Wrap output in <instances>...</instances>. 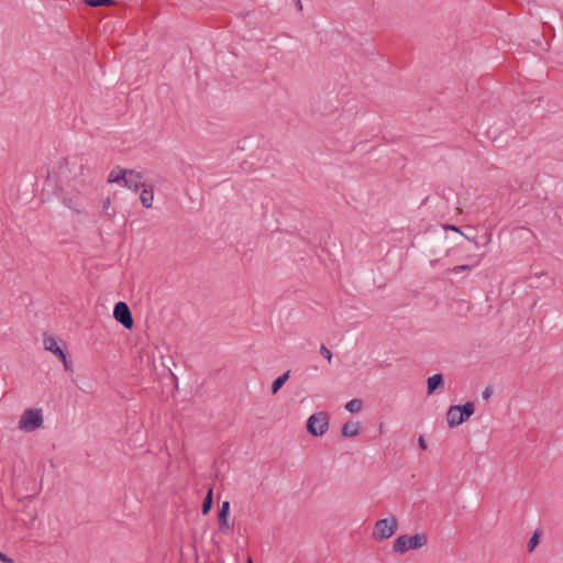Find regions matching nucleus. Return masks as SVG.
Here are the masks:
<instances>
[{
  "label": "nucleus",
  "mask_w": 563,
  "mask_h": 563,
  "mask_svg": "<svg viewBox=\"0 0 563 563\" xmlns=\"http://www.w3.org/2000/svg\"><path fill=\"white\" fill-rule=\"evenodd\" d=\"M86 168H85V159L81 155H74L71 157H67L64 159V164L59 166V173L65 175V177L73 176L74 179H80V187H76L78 192H82L86 187Z\"/></svg>",
  "instance_id": "nucleus-1"
},
{
  "label": "nucleus",
  "mask_w": 563,
  "mask_h": 563,
  "mask_svg": "<svg viewBox=\"0 0 563 563\" xmlns=\"http://www.w3.org/2000/svg\"><path fill=\"white\" fill-rule=\"evenodd\" d=\"M475 406L473 402L468 401L464 405H454L451 406L446 412L448 424L451 428L457 427L470 419V417L474 413Z\"/></svg>",
  "instance_id": "nucleus-2"
},
{
  "label": "nucleus",
  "mask_w": 563,
  "mask_h": 563,
  "mask_svg": "<svg viewBox=\"0 0 563 563\" xmlns=\"http://www.w3.org/2000/svg\"><path fill=\"white\" fill-rule=\"evenodd\" d=\"M398 528V521L395 516H391L389 518L380 519L376 521L373 537L377 541H383L388 538H390Z\"/></svg>",
  "instance_id": "nucleus-3"
},
{
  "label": "nucleus",
  "mask_w": 563,
  "mask_h": 563,
  "mask_svg": "<svg viewBox=\"0 0 563 563\" xmlns=\"http://www.w3.org/2000/svg\"><path fill=\"white\" fill-rule=\"evenodd\" d=\"M329 428V415L320 411L311 415L307 421V431L313 437L323 435Z\"/></svg>",
  "instance_id": "nucleus-4"
},
{
  "label": "nucleus",
  "mask_w": 563,
  "mask_h": 563,
  "mask_svg": "<svg viewBox=\"0 0 563 563\" xmlns=\"http://www.w3.org/2000/svg\"><path fill=\"white\" fill-rule=\"evenodd\" d=\"M43 424L41 409H26L19 421V429L34 431Z\"/></svg>",
  "instance_id": "nucleus-5"
},
{
  "label": "nucleus",
  "mask_w": 563,
  "mask_h": 563,
  "mask_svg": "<svg viewBox=\"0 0 563 563\" xmlns=\"http://www.w3.org/2000/svg\"><path fill=\"white\" fill-rule=\"evenodd\" d=\"M113 317L126 329H131L134 324L131 310L124 301H119L114 305Z\"/></svg>",
  "instance_id": "nucleus-6"
},
{
  "label": "nucleus",
  "mask_w": 563,
  "mask_h": 563,
  "mask_svg": "<svg viewBox=\"0 0 563 563\" xmlns=\"http://www.w3.org/2000/svg\"><path fill=\"white\" fill-rule=\"evenodd\" d=\"M230 501L224 500L218 511L219 530L224 534L233 532V525L229 522Z\"/></svg>",
  "instance_id": "nucleus-7"
},
{
  "label": "nucleus",
  "mask_w": 563,
  "mask_h": 563,
  "mask_svg": "<svg viewBox=\"0 0 563 563\" xmlns=\"http://www.w3.org/2000/svg\"><path fill=\"white\" fill-rule=\"evenodd\" d=\"M142 173L135 172L133 169H129V174L124 179L123 186L133 190L134 192L139 191L144 184L141 183Z\"/></svg>",
  "instance_id": "nucleus-8"
},
{
  "label": "nucleus",
  "mask_w": 563,
  "mask_h": 563,
  "mask_svg": "<svg viewBox=\"0 0 563 563\" xmlns=\"http://www.w3.org/2000/svg\"><path fill=\"white\" fill-rule=\"evenodd\" d=\"M43 344L46 351H49L58 358H65V350L58 344L57 340L51 335H44Z\"/></svg>",
  "instance_id": "nucleus-9"
},
{
  "label": "nucleus",
  "mask_w": 563,
  "mask_h": 563,
  "mask_svg": "<svg viewBox=\"0 0 563 563\" xmlns=\"http://www.w3.org/2000/svg\"><path fill=\"white\" fill-rule=\"evenodd\" d=\"M444 386V377L442 374H434L427 380V391L429 395L434 394L439 388Z\"/></svg>",
  "instance_id": "nucleus-10"
},
{
  "label": "nucleus",
  "mask_w": 563,
  "mask_h": 563,
  "mask_svg": "<svg viewBox=\"0 0 563 563\" xmlns=\"http://www.w3.org/2000/svg\"><path fill=\"white\" fill-rule=\"evenodd\" d=\"M428 543V538L424 533H416L408 537V550H418Z\"/></svg>",
  "instance_id": "nucleus-11"
},
{
  "label": "nucleus",
  "mask_w": 563,
  "mask_h": 563,
  "mask_svg": "<svg viewBox=\"0 0 563 563\" xmlns=\"http://www.w3.org/2000/svg\"><path fill=\"white\" fill-rule=\"evenodd\" d=\"M129 174V169H123L120 167H117L115 169H112L108 176V183H124V179L126 178Z\"/></svg>",
  "instance_id": "nucleus-12"
},
{
  "label": "nucleus",
  "mask_w": 563,
  "mask_h": 563,
  "mask_svg": "<svg viewBox=\"0 0 563 563\" xmlns=\"http://www.w3.org/2000/svg\"><path fill=\"white\" fill-rule=\"evenodd\" d=\"M360 433L358 422H346L341 429L342 437L353 438Z\"/></svg>",
  "instance_id": "nucleus-13"
},
{
  "label": "nucleus",
  "mask_w": 563,
  "mask_h": 563,
  "mask_svg": "<svg viewBox=\"0 0 563 563\" xmlns=\"http://www.w3.org/2000/svg\"><path fill=\"white\" fill-rule=\"evenodd\" d=\"M290 371H286L284 374L275 378L271 386V391L273 395H276L279 389L284 386V384L289 379Z\"/></svg>",
  "instance_id": "nucleus-14"
},
{
  "label": "nucleus",
  "mask_w": 563,
  "mask_h": 563,
  "mask_svg": "<svg viewBox=\"0 0 563 563\" xmlns=\"http://www.w3.org/2000/svg\"><path fill=\"white\" fill-rule=\"evenodd\" d=\"M393 548H394V551L397 553H405L406 551H408V536L407 534L399 536L394 541Z\"/></svg>",
  "instance_id": "nucleus-15"
},
{
  "label": "nucleus",
  "mask_w": 563,
  "mask_h": 563,
  "mask_svg": "<svg viewBox=\"0 0 563 563\" xmlns=\"http://www.w3.org/2000/svg\"><path fill=\"white\" fill-rule=\"evenodd\" d=\"M153 198H154V192H153V189H146V188H143L141 195H140V200L143 205V207L145 208H151L152 205H153Z\"/></svg>",
  "instance_id": "nucleus-16"
},
{
  "label": "nucleus",
  "mask_w": 563,
  "mask_h": 563,
  "mask_svg": "<svg viewBox=\"0 0 563 563\" xmlns=\"http://www.w3.org/2000/svg\"><path fill=\"white\" fill-rule=\"evenodd\" d=\"M541 537H542V530L541 529H537L530 540L528 541V544H527V550L528 552H533L534 549L539 545L540 543V540H541Z\"/></svg>",
  "instance_id": "nucleus-17"
},
{
  "label": "nucleus",
  "mask_w": 563,
  "mask_h": 563,
  "mask_svg": "<svg viewBox=\"0 0 563 563\" xmlns=\"http://www.w3.org/2000/svg\"><path fill=\"white\" fill-rule=\"evenodd\" d=\"M213 504V492L212 488H210L203 498L202 505H201V512L202 515H208L212 508Z\"/></svg>",
  "instance_id": "nucleus-18"
},
{
  "label": "nucleus",
  "mask_w": 563,
  "mask_h": 563,
  "mask_svg": "<svg viewBox=\"0 0 563 563\" xmlns=\"http://www.w3.org/2000/svg\"><path fill=\"white\" fill-rule=\"evenodd\" d=\"M363 407V401L361 399H352L345 405V409L351 413L358 412Z\"/></svg>",
  "instance_id": "nucleus-19"
},
{
  "label": "nucleus",
  "mask_w": 563,
  "mask_h": 563,
  "mask_svg": "<svg viewBox=\"0 0 563 563\" xmlns=\"http://www.w3.org/2000/svg\"><path fill=\"white\" fill-rule=\"evenodd\" d=\"M110 207H111V199H110V197H107L102 201V212L108 219L112 220L115 216V211L114 210L110 211Z\"/></svg>",
  "instance_id": "nucleus-20"
},
{
  "label": "nucleus",
  "mask_w": 563,
  "mask_h": 563,
  "mask_svg": "<svg viewBox=\"0 0 563 563\" xmlns=\"http://www.w3.org/2000/svg\"><path fill=\"white\" fill-rule=\"evenodd\" d=\"M63 202L69 209H73L76 212H79V209H78L79 203H78V199L76 197H64Z\"/></svg>",
  "instance_id": "nucleus-21"
},
{
  "label": "nucleus",
  "mask_w": 563,
  "mask_h": 563,
  "mask_svg": "<svg viewBox=\"0 0 563 563\" xmlns=\"http://www.w3.org/2000/svg\"><path fill=\"white\" fill-rule=\"evenodd\" d=\"M86 4L97 8V7H107L114 3L113 0H84Z\"/></svg>",
  "instance_id": "nucleus-22"
},
{
  "label": "nucleus",
  "mask_w": 563,
  "mask_h": 563,
  "mask_svg": "<svg viewBox=\"0 0 563 563\" xmlns=\"http://www.w3.org/2000/svg\"><path fill=\"white\" fill-rule=\"evenodd\" d=\"M320 354H321L323 357H325V358H327V361H328L329 363H331V360H332V352H331V351H330V350H329L324 344H322V345L320 346Z\"/></svg>",
  "instance_id": "nucleus-23"
},
{
  "label": "nucleus",
  "mask_w": 563,
  "mask_h": 563,
  "mask_svg": "<svg viewBox=\"0 0 563 563\" xmlns=\"http://www.w3.org/2000/svg\"><path fill=\"white\" fill-rule=\"evenodd\" d=\"M466 271H471L470 265H459V266H455V267L449 269L450 273H454V274H457L460 272H466Z\"/></svg>",
  "instance_id": "nucleus-24"
},
{
  "label": "nucleus",
  "mask_w": 563,
  "mask_h": 563,
  "mask_svg": "<svg viewBox=\"0 0 563 563\" xmlns=\"http://www.w3.org/2000/svg\"><path fill=\"white\" fill-rule=\"evenodd\" d=\"M59 360L63 362L66 372H73V363L67 358V354H65V358Z\"/></svg>",
  "instance_id": "nucleus-25"
},
{
  "label": "nucleus",
  "mask_w": 563,
  "mask_h": 563,
  "mask_svg": "<svg viewBox=\"0 0 563 563\" xmlns=\"http://www.w3.org/2000/svg\"><path fill=\"white\" fill-rule=\"evenodd\" d=\"M492 394H493V388L490 386H488L484 389L482 396L484 399H488V398H490Z\"/></svg>",
  "instance_id": "nucleus-26"
},
{
  "label": "nucleus",
  "mask_w": 563,
  "mask_h": 563,
  "mask_svg": "<svg viewBox=\"0 0 563 563\" xmlns=\"http://www.w3.org/2000/svg\"><path fill=\"white\" fill-rule=\"evenodd\" d=\"M418 445L421 450H427L428 448L427 442L422 435L418 438Z\"/></svg>",
  "instance_id": "nucleus-27"
},
{
  "label": "nucleus",
  "mask_w": 563,
  "mask_h": 563,
  "mask_svg": "<svg viewBox=\"0 0 563 563\" xmlns=\"http://www.w3.org/2000/svg\"><path fill=\"white\" fill-rule=\"evenodd\" d=\"M0 561L3 563H13V560L7 556L3 552L0 551Z\"/></svg>",
  "instance_id": "nucleus-28"
},
{
  "label": "nucleus",
  "mask_w": 563,
  "mask_h": 563,
  "mask_svg": "<svg viewBox=\"0 0 563 563\" xmlns=\"http://www.w3.org/2000/svg\"><path fill=\"white\" fill-rule=\"evenodd\" d=\"M444 228H445V230H452V231L463 234L456 225H445Z\"/></svg>",
  "instance_id": "nucleus-29"
},
{
  "label": "nucleus",
  "mask_w": 563,
  "mask_h": 563,
  "mask_svg": "<svg viewBox=\"0 0 563 563\" xmlns=\"http://www.w3.org/2000/svg\"><path fill=\"white\" fill-rule=\"evenodd\" d=\"M463 235H464L467 240H470V241L472 240L471 234H467V235H466V234H464V233H463Z\"/></svg>",
  "instance_id": "nucleus-30"
},
{
  "label": "nucleus",
  "mask_w": 563,
  "mask_h": 563,
  "mask_svg": "<svg viewBox=\"0 0 563 563\" xmlns=\"http://www.w3.org/2000/svg\"><path fill=\"white\" fill-rule=\"evenodd\" d=\"M297 7H298L300 10L302 9V5H301V2H300V1H298V2H297Z\"/></svg>",
  "instance_id": "nucleus-31"
},
{
  "label": "nucleus",
  "mask_w": 563,
  "mask_h": 563,
  "mask_svg": "<svg viewBox=\"0 0 563 563\" xmlns=\"http://www.w3.org/2000/svg\"><path fill=\"white\" fill-rule=\"evenodd\" d=\"M247 563H253V561H252V559H251V558H249Z\"/></svg>",
  "instance_id": "nucleus-32"
}]
</instances>
